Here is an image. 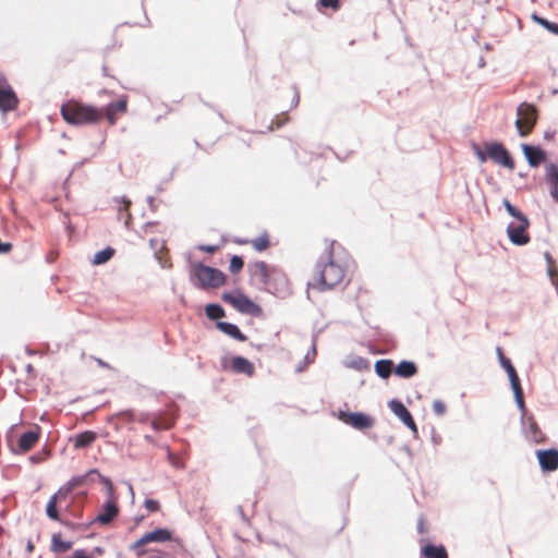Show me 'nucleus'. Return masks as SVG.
<instances>
[{"label":"nucleus","mask_w":558,"mask_h":558,"mask_svg":"<svg viewBox=\"0 0 558 558\" xmlns=\"http://www.w3.org/2000/svg\"><path fill=\"white\" fill-rule=\"evenodd\" d=\"M344 276V267L337 262L329 252L317 263L316 274L313 280L308 282V288L318 291L332 289L343 281Z\"/></svg>","instance_id":"1"},{"label":"nucleus","mask_w":558,"mask_h":558,"mask_svg":"<svg viewBox=\"0 0 558 558\" xmlns=\"http://www.w3.org/2000/svg\"><path fill=\"white\" fill-rule=\"evenodd\" d=\"M505 209L512 217V221L507 227V234L510 242L522 246L530 242L527 229L530 227L529 218L513 206L508 199L502 202Z\"/></svg>","instance_id":"2"},{"label":"nucleus","mask_w":558,"mask_h":558,"mask_svg":"<svg viewBox=\"0 0 558 558\" xmlns=\"http://www.w3.org/2000/svg\"><path fill=\"white\" fill-rule=\"evenodd\" d=\"M472 149L481 163L490 159L508 170L514 169L513 159L507 148L499 142L485 143L484 147L474 143L472 144Z\"/></svg>","instance_id":"3"},{"label":"nucleus","mask_w":558,"mask_h":558,"mask_svg":"<svg viewBox=\"0 0 558 558\" xmlns=\"http://www.w3.org/2000/svg\"><path fill=\"white\" fill-rule=\"evenodd\" d=\"M61 113L63 119L74 125L98 122L101 112L92 106H84L77 102H68L62 106Z\"/></svg>","instance_id":"4"},{"label":"nucleus","mask_w":558,"mask_h":558,"mask_svg":"<svg viewBox=\"0 0 558 558\" xmlns=\"http://www.w3.org/2000/svg\"><path fill=\"white\" fill-rule=\"evenodd\" d=\"M191 278L198 288H218L225 282V275L213 267L196 264L191 269Z\"/></svg>","instance_id":"5"},{"label":"nucleus","mask_w":558,"mask_h":558,"mask_svg":"<svg viewBox=\"0 0 558 558\" xmlns=\"http://www.w3.org/2000/svg\"><path fill=\"white\" fill-rule=\"evenodd\" d=\"M90 475H97L101 478L102 483L107 487L109 500H107L100 508L98 514L95 518V522L100 525L109 524L118 515V506L113 500V486L109 478L102 477L96 470L89 473Z\"/></svg>","instance_id":"6"},{"label":"nucleus","mask_w":558,"mask_h":558,"mask_svg":"<svg viewBox=\"0 0 558 558\" xmlns=\"http://www.w3.org/2000/svg\"><path fill=\"white\" fill-rule=\"evenodd\" d=\"M517 116L515 128L519 135L524 137L530 134L536 123V109L534 106L523 102L517 108Z\"/></svg>","instance_id":"7"},{"label":"nucleus","mask_w":558,"mask_h":558,"mask_svg":"<svg viewBox=\"0 0 558 558\" xmlns=\"http://www.w3.org/2000/svg\"><path fill=\"white\" fill-rule=\"evenodd\" d=\"M499 361L504 369L507 372L511 388L514 393L515 402L521 411H524V400H523V391L520 385L519 377L517 375V372L514 367L512 366L509 359L505 357L501 350L497 349Z\"/></svg>","instance_id":"8"},{"label":"nucleus","mask_w":558,"mask_h":558,"mask_svg":"<svg viewBox=\"0 0 558 558\" xmlns=\"http://www.w3.org/2000/svg\"><path fill=\"white\" fill-rule=\"evenodd\" d=\"M172 539V533L167 529H157L151 532L145 533L141 538L131 545V549L142 556L145 550L141 549L144 545L149 543H165Z\"/></svg>","instance_id":"9"},{"label":"nucleus","mask_w":558,"mask_h":558,"mask_svg":"<svg viewBox=\"0 0 558 558\" xmlns=\"http://www.w3.org/2000/svg\"><path fill=\"white\" fill-rule=\"evenodd\" d=\"M253 276L265 286L266 290L272 291L274 287L271 283L272 279H279L281 281H286L284 276L276 270L269 269L267 264L264 262H258L253 266Z\"/></svg>","instance_id":"10"},{"label":"nucleus","mask_w":558,"mask_h":558,"mask_svg":"<svg viewBox=\"0 0 558 558\" xmlns=\"http://www.w3.org/2000/svg\"><path fill=\"white\" fill-rule=\"evenodd\" d=\"M223 300L241 313L256 314L259 312L258 305L240 292L225 293Z\"/></svg>","instance_id":"11"},{"label":"nucleus","mask_w":558,"mask_h":558,"mask_svg":"<svg viewBox=\"0 0 558 558\" xmlns=\"http://www.w3.org/2000/svg\"><path fill=\"white\" fill-rule=\"evenodd\" d=\"M339 417L345 424L351 425L352 427H354L356 429L371 428L374 424V421L372 417H369L368 415H366L364 413H360V412H355V413L341 412Z\"/></svg>","instance_id":"12"},{"label":"nucleus","mask_w":558,"mask_h":558,"mask_svg":"<svg viewBox=\"0 0 558 558\" xmlns=\"http://www.w3.org/2000/svg\"><path fill=\"white\" fill-rule=\"evenodd\" d=\"M536 457L543 472H554L558 469V450H537Z\"/></svg>","instance_id":"13"},{"label":"nucleus","mask_w":558,"mask_h":558,"mask_svg":"<svg viewBox=\"0 0 558 558\" xmlns=\"http://www.w3.org/2000/svg\"><path fill=\"white\" fill-rule=\"evenodd\" d=\"M391 412L400 418V421L407 425L412 432L417 433L416 424L411 415V413L407 410V408L399 400H391L388 403Z\"/></svg>","instance_id":"14"},{"label":"nucleus","mask_w":558,"mask_h":558,"mask_svg":"<svg viewBox=\"0 0 558 558\" xmlns=\"http://www.w3.org/2000/svg\"><path fill=\"white\" fill-rule=\"evenodd\" d=\"M524 412L525 410L522 411V413ZM522 425L525 436L530 441L534 444H541L545 440L544 433L539 429L538 425L532 416L525 417L524 414H522Z\"/></svg>","instance_id":"15"},{"label":"nucleus","mask_w":558,"mask_h":558,"mask_svg":"<svg viewBox=\"0 0 558 558\" xmlns=\"http://www.w3.org/2000/svg\"><path fill=\"white\" fill-rule=\"evenodd\" d=\"M17 98L5 81L0 80V109L9 111L15 108Z\"/></svg>","instance_id":"16"},{"label":"nucleus","mask_w":558,"mask_h":558,"mask_svg":"<svg viewBox=\"0 0 558 558\" xmlns=\"http://www.w3.org/2000/svg\"><path fill=\"white\" fill-rule=\"evenodd\" d=\"M521 148L531 167H537L546 159L545 151L539 147L522 144Z\"/></svg>","instance_id":"17"},{"label":"nucleus","mask_w":558,"mask_h":558,"mask_svg":"<svg viewBox=\"0 0 558 558\" xmlns=\"http://www.w3.org/2000/svg\"><path fill=\"white\" fill-rule=\"evenodd\" d=\"M231 367L235 373L252 376L254 373V365L245 357L235 356L231 361Z\"/></svg>","instance_id":"18"},{"label":"nucleus","mask_w":558,"mask_h":558,"mask_svg":"<svg viewBox=\"0 0 558 558\" xmlns=\"http://www.w3.org/2000/svg\"><path fill=\"white\" fill-rule=\"evenodd\" d=\"M39 433L37 430H28L20 436L19 448L22 452L28 451L37 442Z\"/></svg>","instance_id":"19"},{"label":"nucleus","mask_w":558,"mask_h":558,"mask_svg":"<svg viewBox=\"0 0 558 558\" xmlns=\"http://www.w3.org/2000/svg\"><path fill=\"white\" fill-rule=\"evenodd\" d=\"M126 110V100L120 99L117 102H112L106 108V117L108 121L113 124L118 113H123Z\"/></svg>","instance_id":"20"},{"label":"nucleus","mask_w":558,"mask_h":558,"mask_svg":"<svg viewBox=\"0 0 558 558\" xmlns=\"http://www.w3.org/2000/svg\"><path fill=\"white\" fill-rule=\"evenodd\" d=\"M217 328L222 331L223 333L239 340V341H245L246 337L240 331L236 325L226 322H219L217 323Z\"/></svg>","instance_id":"21"},{"label":"nucleus","mask_w":558,"mask_h":558,"mask_svg":"<svg viewBox=\"0 0 558 558\" xmlns=\"http://www.w3.org/2000/svg\"><path fill=\"white\" fill-rule=\"evenodd\" d=\"M417 372V367L413 362L410 361H401L395 367V374L402 378H410L414 376Z\"/></svg>","instance_id":"22"},{"label":"nucleus","mask_w":558,"mask_h":558,"mask_svg":"<svg viewBox=\"0 0 558 558\" xmlns=\"http://www.w3.org/2000/svg\"><path fill=\"white\" fill-rule=\"evenodd\" d=\"M96 438H97V435L95 432L86 430V432L81 433L77 436H75L74 447L76 449L86 448L89 445H92Z\"/></svg>","instance_id":"23"},{"label":"nucleus","mask_w":558,"mask_h":558,"mask_svg":"<svg viewBox=\"0 0 558 558\" xmlns=\"http://www.w3.org/2000/svg\"><path fill=\"white\" fill-rule=\"evenodd\" d=\"M72 547V542L63 541L60 534H53L51 538V550L53 553H65Z\"/></svg>","instance_id":"24"},{"label":"nucleus","mask_w":558,"mask_h":558,"mask_svg":"<svg viewBox=\"0 0 558 558\" xmlns=\"http://www.w3.org/2000/svg\"><path fill=\"white\" fill-rule=\"evenodd\" d=\"M423 555L426 558H448L444 546L426 545L423 547Z\"/></svg>","instance_id":"25"},{"label":"nucleus","mask_w":558,"mask_h":558,"mask_svg":"<svg viewBox=\"0 0 558 558\" xmlns=\"http://www.w3.org/2000/svg\"><path fill=\"white\" fill-rule=\"evenodd\" d=\"M392 369V361L390 360H379L375 364V372L381 378H387L391 374Z\"/></svg>","instance_id":"26"},{"label":"nucleus","mask_w":558,"mask_h":558,"mask_svg":"<svg viewBox=\"0 0 558 558\" xmlns=\"http://www.w3.org/2000/svg\"><path fill=\"white\" fill-rule=\"evenodd\" d=\"M114 254V250L112 247H106L99 252H97L93 257L94 265H102L107 263Z\"/></svg>","instance_id":"27"},{"label":"nucleus","mask_w":558,"mask_h":558,"mask_svg":"<svg viewBox=\"0 0 558 558\" xmlns=\"http://www.w3.org/2000/svg\"><path fill=\"white\" fill-rule=\"evenodd\" d=\"M206 315L210 319H218L225 316V311L218 304H208L206 306Z\"/></svg>","instance_id":"28"},{"label":"nucleus","mask_w":558,"mask_h":558,"mask_svg":"<svg viewBox=\"0 0 558 558\" xmlns=\"http://www.w3.org/2000/svg\"><path fill=\"white\" fill-rule=\"evenodd\" d=\"M58 494H54L47 504V515L52 520H58L59 514L57 510Z\"/></svg>","instance_id":"29"},{"label":"nucleus","mask_w":558,"mask_h":558,"mask_svg":"<svg viewBox=\"0 0 558 558\" xmlns=\"http://www.w3.org/2000/svg\"><path fill=\"white\" fill-rule=\"evenodd\" d=\"M368 361L364 357H354L352 359L351 361L347 362V366L350 367V368H354V369H357V371H363V369H366L368 368Z\"/></svg>","instance_id":"30"},{"label":"nucleus","mask_w":558,"mask_h":558,"mask_svg":"<svg viewBox=\"0 0 558 558\" xmlns=\"http://www.w3.org/2000/svg\"><path fill=\"white\" fill-rule=\"evenodd\" d=\"M544 257L547 262V275L549 278H554V276H558V268L556 267L555 265V260L553 258V256L546 252L544 254Z\"/></svg>","instance_id":"31"},{"label":"nucleus","mask_w":558,"mask_h":558,"mask_svg":"<svg viewBox=\"0 0 558 558\" xmlns=\"http://www.w3.org/2000/svg\"><path fill=\"white\" fill-rule=\"evenodd\" d=\"M546 180L548 183L558 181V167L554 163L546 166Z\"/></svg>","instance_id":"32"},{"label":"nucleus","mask_w":558,"mask_h":558,"mask_svg":"<svg viewBox=\"0 0 558 558\" xmlns=\"http://www.w3.org/2000/svg\"><path fill=\"white\" fill-rule=\"evenodd\" d=\"M243 267V260L240 256H232L231 260H230V266H229V269L231 272L235 274L238 271H240Z\"/></svg>","instance_id":"33"},{"label":"nucleus","mask_w":558,"mask_h":558,"mask_svg":"<svg viewBox=\"0 0 558 558\" xmlns=\"http://www.w3.org/2000/svg\"><path fill=\"white\" fill-rule=\"evenodd\" d=\"M253 246L254 248H256L257 251H264L265 248H267L268 246V239L267 236H259L257 239H255L253 242Z\"/></svg>","instance_id":"34"},{"label":"nucleus","mask_w":558,"mask_h":558,"mask_svg":"<svg viewBox=\"0 0 558 558\" xmlns=\"http://www.w3.org/2000/svg\"><path fill=\"white\" fill-rule=\"evenodd\" d=\"M433 410H434L436 415L442 416L446 413L447 408H446V404L442 401L435 400L433 402Z\"/></svg>","instance_id":"35"},{"label":"nucleus","mask_w":558,"mask_h":558,"mask_svg":"<svg viewBox=\"0 0 558 558\" xmlns=\"http://www.w3.org/2000/svg\"><path fill=\"white\" fill-rule=\"evenodd\" d=\"M72 558H95V555L94 553H87L84 549H76L73 553Z\"/></svg>","instance_id":"36"},{"label":"nucleus","mask_w":558,"mask_h":558,"mask_svg":"<svg viewBox=\"0 0 558 558\" xmlns=\"http://www.w3.org/2000/svg\"><path fill=\"white\" fill-rule=\"evenodd\" d=\"M145 508L150 511V512H155L159 509V504L157 500H154V499H146L145 500Z\"/></svg>","instance_id":"37"},{"label":"nucleus","mask_w":558,"mask_h":558,"mask_svg":"<svg viewBox=\"0 0 558 558\" xmlns=\"http://www.w3.org/2000/svg\"><path fill=\"white\" fill-rule=\"evenodd\" d=\"M151 425H153V428L158 430V429H161V428H165V429H168L171 427V423L170 422H159V421H156L154 420L151 422Z\"/></svg>","instance_id":"38"},{"label":"nucleus","mask_w":558,"mask_h":558,"mask_svg":"<svg viewBox=\"0 0 558 558\" xmlns=\"http://www.w3.org/2000/svg\"><path fill=\"white\" fill-rule=\"evenodd\" d=\"M320 4H322L324 8H332V9H337V8H338V4H339V0H320Z\"/></svg>","instance_id":"39"},{"label":"nucleus","mask_w":558,"mask_h":558,"mask_svg":"<svg viewBox=\"0 0 558 558\" xmlns=\"http://www.w3.org/2000/svg\"><path fill=\"white\" fill-rule=\"evenodd\" d=\"M550 195L551 197L558 202V181L550 182Z\"/></svg>","instance_id":"40"},{"label":"nucleus","mask_w":558,"mask_h":558,"mask_svg":"<svg viewBox=\"0 0 558 558\" xmlns=\"http://www.w3.org/2000/svg\"><path fill=\"white\" fill-rule=\"evenodd\" d=\"M315 355H316V349H315V345L313 344V348H312V352H308L306 355H305V362L306 364H310L314 361L315 359Z\"/></svg>","instance_id":"41"},{"label":"nucleus","mask_w":558,"mask_h":558,"mask_svg":"<svg viewBox=\"0 0 558 558\" xmlns=\"http://www.w3.org/2000/svg\"><path fill=\"white\" fill-rule=\"evenodd\" d=\"M117 203L119 204L118 205V209L119 211H122V210H126L129 205H130V202L128 199H120V201H117Z\"/></svg>","instance_id":"42"},{"label":"nucleus","mask_w":558,"mask_h":558,"mask_svg":"<svg viewBox=\"0 0 558 558\" xmlns=\"http://www.w3.org/2000/svg\"><path fill=\"white\" fill-rule=\"evenodd\" d=\"M534 19L542 25H544L546 28L549 27V25H551L550 22L542 19V17H537L536 15H534Z\"/></svg>","instance_id":"43"},{"label":"nucleus","mask_w":558,"mask_h":558,"mask_svg":"<svg viewBox=\"0 0 558 558\" xmlns=\"http://www.w3.org/2000/svg\"><path fill=\"white\" fill-rule=\"evenodd\" d=\"M168 458H169V461L175 466V468H180V463L173 458V454L169 451L168 452Z\"/></svg>","instance_id":"44"},{"label":"nucleus","mask_w":558,"mask_h":558,"mask_svg":"<svg viewBox=\"0 0 558 558\" xmlns=\"http://www.w3.org/2000/svg\"><path fill=\"white\" fill-rule=\"evenodd\" d=\"M553 286L555 287L556 291H557V294H558V275L557 276H554V278H549Z\"/></svg>","instance_id":"45"},{"label":"nucleus","mask_w":558,"mask_h":558,"mask_svg":"<svg viewBox=\"0 0 558 558\" xmlns=\"http://www.w3.org/2000/svg\"><path fill=\"white\" fill-rule=\"evenodd\" d=\"M547 29H549L550 32H553L554 34H557L558 35V24H554L551 23V25H549V27H547Z\"/></svg>","instance_id":"46"},{"label":"nucleus","mask_w":558,"mask_h":558,"mask_svg":"<svg viewBox=\"0 0 558 558\" xmlns=\"http://www.w3.org/2000/svg\"><path fill=\"white\" fill-rule=\"evenodd\" d=\"M90 553H94L95 557L100 556L104 553V549L100 547H95Z\"/></svg>","instance_id":"47"},{"label":"nucleus","mask_w":558,"mask_h":558,"mask_svg":"<svg viewBox=\"0 0 558 558\" xmlns=\"http://www.w3.org/2000/svg\"><path fill=\"white\" fill-rule=\"evenodd\" d=\"M202 250H204L206 252H214L215 247L214 246H203Z\"/></svg>","instance_id":"48"},{"label":"nucleus","mask_w":558,"mask_h":558,"mask_svg":"<svg viewBox=\"0 0 558 558\" xmlns=\"http://www.w3.org/2000/svg\"><path fill=\"white\" fill-rule=\"evenodd\" d=\"M33 549H34V545H33L31 542H28V544H27V550H28L29 553H32V551H33Z\"/></svg>","instance_id":"49"},{"label":"nucleus","mask_w":558,"mask_h":558,"mask_svg":"<svg viewBox=\"0 0 558 558\" xmlns=\"http://www.w3.org/2000/svg\"><path fill=\"white\" fill-rule=\"evenodd\" d=\"M417 529L421 533L423 532V521H420Z\"/></svg>","instance_id":"50"},{"label":"nucleus","mask_w":558,"mask_h":558,"mask_svg":"<svg viewBox=\"0 0 558 558\" xmlns=\"http://www.w3.org/2000/svg\"><path fill=\"white\" fill-rule=\"evenodd\" d=\"M129 218H130V215L128 214V215H126V219H125V223H126V225L129 223V220H128Z\"/></svg>","instance_id":"51"},{"label":"nucleus","mask_w":558,"mask_h":558,"mask_svg":"<svg viewBox=\"0 0 558 558\" xmlns=\"http://www.w3.org/2000/svg\"><path fill=\"white\" fill-rule=\"evenodd\" d=\"M303 368H304L303 366H300V367H298V369H296V371H298V372H302V371H303Z\"/></svg>","instance_id":"52"},{"label":"nucleus","mask_w":558,"mask_h":558,"mask_svg":"<svg viewBox=\"0 0 558 558\" xmlns=\"http://www.w3.org/2000/svg\"><path fill=\"white\" fill-rule=\"evenodd\" d=\"M129 489H130L131 494L133 495V487L131 485L129 486Z\"/></svg>","instance_id":"53"}]
</instances>
